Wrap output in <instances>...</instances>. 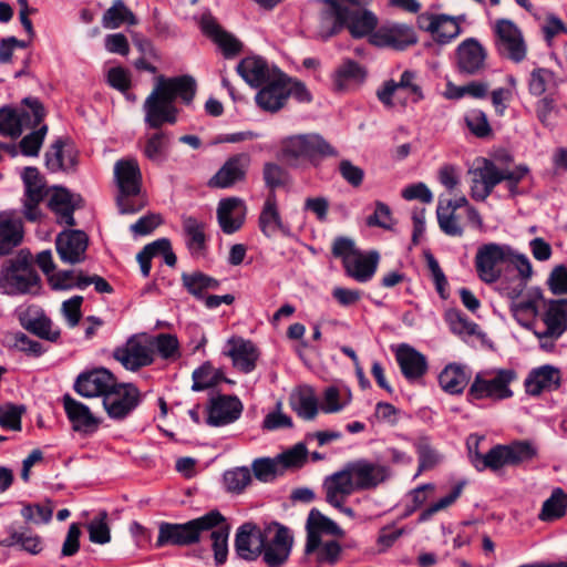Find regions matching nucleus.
<instances>
[{
    "label": "nucleus",
    "instance_id": "obj_1",
    "mask_svg": "<svg viewBox=\"0 0 567 567\" xmlns=\"http://www.w3.org/2000/svg\"><path fill=\"white\" fill-rule=\"evenodd\" d=\"M196 93V81L190 75L175 78L157 76L156 84L143 103L144 122L150 128L158 130L175 124L178 110L174 102L181 97L190 103Z\"/></svg>",
    "mask_w": 567,
    "mask_h": 567
},
{
    "label": "nucleus",
    "instance_id": "obj_2",
    "mask_svg": "<svg viewBox=\"0 0 567 567\" xmlns=\"http://www.w3.org/2000/svg\"><path fill=\"white\" fill-rule=\"evenodd\" d=\"M306 529V555L313 556L318 566L334 565L340 557L341 546L334 539L323 540L322 536H341L342 529L317 509L310 511Z\"/></svg>",
    "mask_w": 567,
    "mask_h": 567
},
{
    "label": "nucleus",
    "instance_id": "obj_3",
    "mask_svg": "<svg viewBox=\"0 0 567 567\" xmlns=\"http://www.w3.org/2000/svg\"><path fill=\"white\" fill-rule=\"evenodd\" d=\"M280 152L282 159L295 168H305L307 165L317 167L323 158L339 156V152L317 133L296 134L282 138Z\"/></svg>",
    "mask_w": 567,
    "mask_h": 567
},
{
    "label": "nucleus",
    "instance_id": "obj_4",
    "mask_svg": "<svg viewBox=\"0 0 567 567\" xmlns=\"http://www.w3.org/2000/svg\"><path fill=\"white\" fill-rule=\"evenodd\" d=\"M40 276L29 251L6 260L0 268V292L8 296L35 295L40 290Z\"/></svg>",
    "mask_w": 567,
    "mask_h": 567
},
{
    "label": "nucleus",
    "instance_id": "obj_5",
    "mask_svg": "<svg viewBox=\"0 0 567 567\" xmlns=\"http://www.w3.org/2000/svg\"><path fill=\"white\" fill-rule=\"evenodd\" d=\"M528 172L525 165H518L514 169H501L493 161L482 158L480 165L468 172L472 176L471 196L475 200H485L503 181L507 182L509 192L516 194L518 183Z\"/></svg>",
    "mask_w": 567,
    "mask_h": 567
},
{
    "label": "nucleus",
    "instance_id": "obj_6",
    "mask_svg": "<svg viewBox=\"0 0 567 567\" xmlns=\"http://www.w3.org/2000/svg\"><path fill=\"white\" fill-rule=\"evenodd\" d=\"M224 520V516L218 511L192 519L184 524L162 523L158 528L156 547L166 545L188 546L198 543L203 534L214 528Z\"/></svg>",
    "mask_w": 567,
    "mask_h": 567
},
{
    "label": "nucleus",
    "instance_id": "obj_7",
    "mask_svg": "<svg viewBox=\"0 0 567 567\" xmlns=\"http://www.w3.org/2000/svg\"><path fill=\"white\" fill-rule=\"evenodd\" d=\"M538 454L536 445L529 441H514L511 444H497L486 454H476L474 467L478 471L489 468L494 472L505 466H518L534 460Z\"/></svg>",
    "mask_w": 567,
    "mask_h": 567
},
{
    "label": "nucleus",
    "instance_id": "obj_8",
    "mask_svg": "<svg viewBox=\"0 0 567 567\" xmlns=\"http://www.w3.org/2000/svg\"><path fill=\"white\" fill-rule=\"evenodd\" d=\"M332 254L342 259L346 274L359 282L369 281L377 271L379 254L377 251L362 254L349 238H336Z\"/></svg>",
    "mask_w": 567,
    "mask_h": 567
},
{
    "label": "nucleus",
    "instance_id": "obj_9",
    "mask_svg": "<svg viewBox=\"0 0 567 567\" xmlns=\"http://www.w3.org/2000/svg\"><path fill=\"white\" fill-rule=\"evenodd\" d=\"M517 378L513 369H492L476 373L468 396L474 400H505L513 396L509 385Z\"/></svg>",
    "mask_w": 567,
    "mask_h": 567
},
{
    "label": "nucleus",
    "instance_id": "obj_10",
    "mask_svg": "<svg viewBox=\"0 0 567 567\" xmlns=\"http://www.w3.org/2000/svg\"><path fill=\"white\" fill-rule=\"evenodd\" d=\"M329 22V24H319L318 27L317 34L321 40H328L344 28L348 29L354 39H361L367 35L370 37L374 32L378 25V18L372 11L361 7Z\"/></svg>",
    "mask_w": 567,
    "mask_h": 567
},
{
    "label": "nucleus",
    "instance_id": "obj_11",
    "mask_svg": "<svg viewBox=\"0 0 567 567\" xmlns=\"http://www.w3.org/2000/svg\"><path fill=\"white\" fill-rule=\"evenodd\" d=\"M30 110H17L10 106L0 109V134L10 137L20 136L24 130L33 128L42 123L44 109L35 99H24Z\"/></svg>",
    "mask_w": 567,
    "mask_h": 567
},
{
    "label": "nucleus",
    "instance_id": "obj_12",
    "mask_svg": "<svg viewBox=\"0 0 567 567\" xmlns=\"http://www.w3.org/2000/svg\"><path fill=\"white\" fill-rule=\"evenodd\" d=\"M497 53L515 63L527 55V44L522 30L509 19H498L493 25Z\"/></svg>",
    "mask_w": 567,
    "mask_h": 567
},
{
    "label": "nucleus",
    "instance_id": "obj_13",
    "mask_svg": "<svg viewBox=\"0 0 567 567\" xmlns=\"http://www.w3.org/2000/svg\"><path fill=\"white\" fill-rule=\"evenodd\" d=\"M511 256V247L495 243L485 244L477 249L475 268L478 278L485 284L496 282L502 275L504 265Z\"/></svg>",
    "mask_w": 567,
    "mask_h": 567
},
{
    "label": "nucleus",
    "instance_id": "obj_14",
    "mask_svg": "<svg viewBox=\"0 0 567 567\" xmlns=\"http://www.w3.org/2000/svg\"><path fill=\"white\" fill-rule=\"evenodd\" d=\"M292 544L290 530L278 523H272L265 530V546L261 551L264 561L269 567H280L287 561Z\"/></svg>",
    "mask_w": 567,
    "mask_h": 567
},
{
    "label": "nucleus",
    "instance_id": "obj_15",
    "mask_svg": "<svg viewBox=\"0 0 567 567\" xmlns=\"http://www.w3.org/2000/svg\"><path fill=\"white\" fill-rule=\"evenodd\" d=\"M22 181L24 185L22 214L29 221H38L42 217L40 204L49 194L45 182L35 167H25Z\"/></svg>",
    "mask_w": 567,
    "mask_h": 567
},
{
    "label": "nucleus",
    "instance_id": "obj_16",
    "mask_svg": "<svg viewBox=\"0 0 567 567\" xmlns=\"http://www.w3.org/2000/svg\"><path fill=\"white\" fill-rule=\"evenodd\" d=\"M113 358L126 370L137 371L154 362L147 336H133L113 351Z\"/></svg>",
    "mask_w": 567,
    "mask_h": 567
},
{
    "label": "nucleus",
    "instance_id": "obj_17",
    "mask_svg": "<svg viewBox=\"0 0 567 567\" xmlns=\"http://www.w3.org/2000/svg\"><path fill=\"white\" fill-rule=\"evenodd\" d=\"M324 499L332 507L350 518L355 517L351 507L344 506L347 498L357 491L346 467L326 477L323 485Z\"/></svg>",
    "mask_w": 567,
    "mask_h": 567
},
{
    "label": "nucleus",
    "instance_id": "obj_18",
    "mask_svg": "<svg viewBox=\"0 0 567 567\" xmlns=\"http://www.w3.org/2000/svg\"><path fill=\"white\" fill-rule=\"evenodd\" d=\"M140 403V391L132 383H115L103 399V406L113 420L125 419Z\"/></svg>",
    "mask_w": 567,
    "mask_h": 567
},
{
    "label": "nucleus",
    "instance_id": "obj_19",
    "mask_svg": "<svg viewBox=\"0 0 567 567\" xmlns=\"http://www.w3.org/2000/svg\"><path fill=\"white\" fill-rule=\"evenodd\" d=\"M251 163L248 153H238L228 157L214 176L208 181L212 188H230L246 179Z\"/></svg>",
    "mask_w": 567,
    "mask_h": 567
},
{
    "label": "nucleus",
    "instance_id": "obj_20",
    "mask_svg": "<svg viewBox=\"0 0 567 567\" xmlns=\"http://www.w3.org/2000/svg\"><path fill=\"white\" fill-rule=\"evenodd\" d=\"M357 491L373 489L388 480L389 467L367 460L349 462L344 465Z\"/></svg>",
    "mask_w": 567,
    "mask_h": 567
},
{
    "label": "nucleus",
    "instance_id": "obj_21",
    "mask_svg": "<svg viewBox=\"0 0 567 567\" xmlns=\"http://www.w3.org/2000/svg\"><path fill=\"white\" fill-rule=\"evenodd\" d=\"M456 66L460 73L477 75L486 69L487 51L475 38L462 41L455 51Z\"/></svg>",
    "mask_w": 567,
    "mask_h": 567
},
{
    "label": "nucleus",
    "instance_id": "obj_22",
    "mask_svg": "<svg viewBox=\"0 0 567 567\" xmlns=\"http://www.w3.org/2000/svg\"><path fill=\"white\" fill-rule=\"evenodd\" d=\"M115 377L105 368H97L82 372L74 382V390L84 398L104 396L114 389Z\"/></svg>",
    "mask_w": 567,
    "mask_h": 567
},
{
    "label": "nucleus",
    "instance_id": "obj_23",
    "mask_svg": "<svg viewBox=\"0 0 567 567\" xmlns=\"http://www.w3.org/2000/svg\"><path fill=\"white\" fill-rule=\"evenodd\" d=\"M87 245L89 238L81 230H64L55 239V248L60 259L70 265L85 260Z\"/></svg>",
    "mask_w": 567,
    "mask_h": 567
},
{
    "label": "nucleus",
    "instance_id": "obj_24",
    "mask_svg": "<svg viewBox=\"0 0 567 567\" xmlns=\"http://www.w3.org/2000/svg\"><path fill=\"white\" fill-rule=\"evenodd\" d=\"M206 423L210 426H225L237 421L243 412L240 400L231 395H217L207 405Z\"/></svg>",
    "mask_w": 567,
    "mask_h": 567
},
{
    "label": "nucleus",
    "instance_id": "obj_25",
    "mask_svg": "<svg viewBox=\"0 0 567 567\" xmlns=\"http://www.w3.org/2000/svg\"><path fill=\"white\" fill-rule=\"evenodd\" d=\"M369 41L375 47L404 49L416 42L414 30L408 24L389 23L374 31Z\"/></svg>",
    "mask_w": 567,
    "mask_h": 567
},
{
    "label": "nucleus",
    "instance_id": "obj_26",
    "mask_svg": "<svg viewBox=\"0 0 567 567\" xmlns=\"http://www.w3.org/2000/svg\"><path fill=\"white\" fill-rule=\"evenodd\" d=\"M62 402L74 432L89 435L99 429L100 420L91 412L87 405L73 399L70 394H64Z\"/></svg>",
    "mask_w": 567,
    "mask_h": 567
},
{
    "label": "nucleus",
    "instance_id": "obj_27",
    "mask_svg": "<svg viewBox=\"0 0 567 567\" xmlns=\"http://www.w3.org/2000/svg\"><path fill=\"white\" fill-rule=\"evenodd\" d=\"M288 100L285 86V74L277 73L275 78L264 83L255 96L256 104L265 112L276 113L281 110Z\"/></svg>",
    "mask_w": 567,
    "mask_h": 567
},
{
    "label": "nucleus",
    "instance_id": "obj_28",
    "mask_svg": "<svg viewBox=\"0 0 567 567\" xmlns=\"http://www.w3.org/2000/svg\"><path fill=\"white\" fill-rule=\"evenodd\" d=\"M217 221L223 233L230 235L238 231L246 219L247 207L239 197L224 198L217 206Z\"/></svg>",
    "mask_w": 567,
    "mask_h": 567
},
{
    "label": "nucleus",
    "instance_id": "obj_29",
    "mask_svg": "<svg viewBox=\"0 0 567 567\" xmlns=\"http://www.w3.org/2000/svg\"><path fill=\"white\" fill-rule=\"evenodd\" d=\"M265 546V533L257 525L246 523L241 525L235 538L237 555L245 560H255L261 555Z\"/></svg>",
    "mask_w": 567,
    "mask_h": 567
},
{
    "label": "nucleus",
    "instance_id": "obj_30",
    "mask_svg": "<svg viewBox=\"0 0 567 567\" xmlns=\"http://www.w3.org/2000/svg\"><path fill=\"white\" fill-rule=\"evenodd\" d=\"M7 537L0 544L3 547H17L30 555H39L44 549L43 538L28 526L10 525L6 529Z\"/></svg>",
    "mask_w": 567,
    "mask_h": 567
},
{
    "label": "nucleus",
    "instance_id": "obj_31",
    "mask_svg": "<svg viewBox=\"0 0 567 567\" xmlns=\"http://www.w3.org/2000/svg\"><path fill=\"white\" fill-rule=\"evenodd\" d=\"M399 90L405 91L414 103L423 99L422 89L417 83V75L413 71H404L399 82L393 80L386 81L382 89L378 91V97L384 105L391 106L393 105L392 97Z\"/></svg>",
    "mask_w": 567,
    "mask_h": 567
},
{
    "label": "nucleus",
    "instance_id": "obj_32",
    "mask_svg": "<svg viewBox=\"0 0 567 567\" xmlns=\"http://www.w3.org/2000/svg\"><path fill=\"white\" fill-rule=\"evenodd\" d=\"M81 199L63 187L51 189L48 206L54 213L59 224L73 226L75 224L73 213L80 207Z\"/></svg>",
    "mask_w": 567,
    "mask_h": 567
},
{
    "label": "nucleus",
    "instance_id": "obj_33",
    "mask_svg": "<svg viewBox=\"0 0 567 567\" xmlns=\"http://www.w3.org/2000/svg\"><path fill=\"white\" fill-rule=\"evenodd\" d=\"M182 231L185 246L194 258L205 257L207 254L206 223L193 217H182Z\"/></svg>",
    "mask_w": 567,
    "mask_h": 567
},
{
    "label": "nucleus",
    "instance_id": "obj_34",
    "mask_svg": "<svg viewBox=\"0 0 567 567\" xmlns=\"http://www.w3.org/2000/svg\"><path fill=\"white\" fill-rule=\"evenodd\" d=\"M237 72L252 87H258L275 78V74L281 73L277 68H270L259 56L243 59L237 65Z\"/></svg>",
    "mask_w": 567,
    "mask_h": 567
},
{
    "label": "nucleus",
    "instance_id": "obj_35",
    "mask_svg": "<svg viewBox=\"0 0 567 567\" xmlns=\"http://www.w3.org/2000/svg\"><path fill=\"white\" fill-rule=\"evenodd\" d=\"M367 78V69L360 63L344 59L332 74L333 89L337 92H344L361 85Z\"/></svg>",
    "mask_w": 567,
    "mask_h": 567
},
{
    "label": "nucleus",
    "instance_id": "obj_36",
    "mask_svg": "<svg viewBox=\"0 0 567 567\" xmlns=\"http://www.w3.org/2000/svg\"><path fill=\"white\" fill-rule=\"evenodd\" d=\"M402 374L409 381L421 379L427 371L426 358L409 344H401L395 353Z\"/></svg>",
    "mask_w": 567,
    "mask_h": 567
},
{
    "label": "nucleus",
    "instance_id": "obj_37",
    "mask_svg": "<svg viewBox=\"0 0 567 567\" xmlns=\"http://www.w3.org/2000/svg\"><path fill=\"white\" fill-rule=\"evenodd\" d=\"M114 175L120 193L140 194L142 174L136 159H120L115 163Z\"/></svg>",
    "mask_w": 567,
    "mask_h": 567
},
{
    "label": "nucleus",
    "instance_id": "obj_38",
    "mask_svg": "<svg viewBox=\"0 0 567 567\" xmlns=\"http://www.w3.org/2000/svg\"><path fill=\"white\" fill-rule=\"evenodd\" d=\"M543 320L546 330L538 337L558 339L567 330V299L549 301Z\"/></svg>",
    "mask_w": 567,
    "mask_h": 567
},
{
    "label": "nucleus",
    "instance_id": "obj_39",
    "mask_svg": "<svg viewBox=\"0 0 567 567\" xmlns=\"http://www.w3.org/2000/svg\"><path fill=\"white\" fill-rule=\"evenodd\" d=\"M559 385V370L551 365H543L533 370L525 380L526 392L530 395H539L544 391L557 390Z\"/></svg>",
    "mask_w": 567,
    "mask_h": 567
},
{
    "label": "nucleus",
    "instance_id": "obj_40",
    "mask_svg": "<svg viewBox=\"0 0 567 567\" xmlns=\"http://www.w3.org/2000/svg\"><path fill=\"white\" fill-rule=\"evenodd\" d=\"M228 346L225 354L233 360L234 367L245 373L251 372L258 359L256 347L244 339H230Z\"/></svg>",
    "mask_w": 567,
    "mask_h": 567
},
{
    "label": "nucleus",
    "instance_id": "obj_41",
    "mask_svg": "<svg viewBox=\"0 0 567 567\" xmlns=\"http://www.w3.org/2000/svg\"><path fill=\"white\" fill-rule=\"evenodd\" d=\"M259 227L261 233L268 238L276 236L279 231L288 234V228L282 223L274 193L269 194L264 203L259 215Z\"/></svg>",
    "mask_w": 567,
    "mask_h": 567
},
{
    "label": "nucleus",
    "instance_id": "obj_42",
    "mask_svg": "<svg viewBox=\"0 0 567 567\" xmlns=\"http://www.w3.org/2000/svg\"><path fill=\"white\" fill-rule=\"evenodd\" d=\"M527 86L533 96L555 95L559 86V79L550 69L536 66L529 73Z\"/></svg>",
    "mask_w": 567,
    "mask_h": 567
},
{
    "label": "nucleus",
    "instance_id": "obj_43",
    "mask_svg": "<svg viewBox=\"0 0 567 567\" xmlns=\"http://www.w3.org/2000/svg\"><path fill=\"white\" fill-rule=\"evenodd\" d=\"M200 27L203 32L219 45L226 56L235 55L240 51V42L231 34L221 30L213 17L203 16Z\"/></svg>",
    "mask_w": 567,
    "mask_h": 567
},
{
    "label": "nucleus",
    "instance_id": "obj_44",
    "mask_svg": "<svg viewBox=\"0 0 567 567\" xmlns=\"http://www.w3.org/2000/svg\"><path fill=\"white\" fill-rule=\"evenodd\" d=\"M542 299L540 290L533 289L515 301V303L509 305V309L519 324L527 327L538 316V303Z\"/></svg>",
    "mask_w": 567,
    "mask_h": 567
},
{
    "label": "nucleus",
    "instance_id": "obj_45",
    "mask_svg": "<svg viewBox=\"0 0 567 567\" xmlns=\"http://www.w3.org/2000/svg\"><path fill=\"white\" fill-rule=\"evenodd\" d=\"M182 285L194 298L202 300L209 290H216L219 281L202 271L183 272Z\"/></svg>",
    "mask_w": 567,
    "mask_h": 567
},
{
    "label": "nucleus",
    "instance_id": "obj_46",
    "mask_svg": "<svg viewBox=\"0 0 567 567\" xmlns=\"http://www.w3.org/2000/svg\"><path fill=\"white\" fill-rule=\"evenodd\" d=\"M75 164V152L71 147L65 150L62 140L55 141L45 153V165L51 172L70 169L73 168Z\"/></svg>",
    "mask_w": 567,
    "mask_h": 567
},
{
    "label": "nucleus",
    "instance_id": "obj_47",
    "mask_svg": "<svg viewBox=\"0 0 567 567\" xmlns=\"http://www.w3.org/2000/svg\"><path fill=\"white\" fill-rule=\"evenodd\" d=\"M468 379L464 367L453 363L440 373L439 383L446 393L460 394L466 388Z\"/></svg>",
    "mask_w": 567,
    "mask_h": 567
},
{
    "label": "nucleus",
    "instance_id": "obj_48",
    "mask_svg": "<svg viewBox=\"0 0 567 567\" xmlns=\"http://www.w3.org/2000/svg\"><path fill=\"white\" fill-rule=\"evenodd\" d=\"M426 30L442 44L451 42L461 33L457 21L447 16H432Z\"/></svg>",
    "mask_w": 567,
    "mask_h": 567
},
{
    "label": "nucleus",
    "instance_id": "obj_49",
    "mask_svg": "<svg viewBox=\"0 0 567 567\" xmlns=\"http://www.w3.org/2000/svg\"><path fill=\"white\" fill-rule=\"evenodd\" d=\"M291 406L305 420H312L318 413V400L309 386L300 388L291 395Z\"/></svg>",
    "mask_w": 567,
    "mask_h": 567
},
{
    "label": "nucleus",
    "instance_id": "obj_50",
    "mask_svg": "<svg viewBox=\"0 0 567 567\" xmlns=\"http://www.w3.org/2000/svg\"><path fill=\"white\" fill-rule=\"evenodd\" d=\"M147 340L151 351L153 352V358L155 357V352L164 360L175 361L179 358V342L176 336L159 333L155 337L147 336Z\"/></svg>",
    "mask_w": 567,
    "mask_h": 567
},
{
    "label": "nucleus",
    "instance_id": "obj_51",
    "mask_svg": "<svg viewBox=\"0 0 567 567\" xmlns=\"http://www.w3.org/2000/svg\"><path fill=\"white\" fill-rule=\"evenodd\" d=\"M567 511V494L559 487L543 503L538 518L542 522H554L561 518Z\"/></svg>",
    "mask_w": 567,
    "mask_h": 567
},
{
    "label": "nucleus",
    "instance_id": "obj_52",
    "mask_svg": "<svg viewBox=\"0 0 567 567\" xmlns=\"http://www.w3.org/2000/svg\"><path fill=\"white\" fill-rule=\"evenodd\" d=\"M123 23L135 25L137 24V19L122 0H115L113 4L104 12L102 18V25L105 29H117Z\"/></svg>",
    "mask_w": 567,
    "mask_h": 567
},
{
    "label": "nucleus",
    "instance_id": "obj_53",
    "mask_svg": "<svg viewBox=\"0 0 567 567\" xmlns=\"http://www.w3.org/2000/svg\"><path fill=\"white\" fill-rule=\"evenodd\" d=\"M436 217L440 229L447 236L461 237L464 234V228L460 221V216L456 210H453L451 204H444V200H439L436 207Z\"/></svg>",
    "mask_w": 567,
    "mask_h": 567
},
{
    "label": "nucleus",
    "instance_id": "obj_54",
    "mask_svg": "<svg viewBox=\"0 0 567 567\" xmlns=\"http://www.w3.org/2000/svg\"><path fill=\"white\" fill-rule=\"evenodd\" d=\"M21 240V225L18 221L0 216V256L8 255Z\"/></svg>",
    "mask_w": 567,
    "mask_h": 567
},
{
    "label": "nucleus",
    "instance_id": "obj_55",
    "mask_svg": "<svg viewBox=\"0 0 567 567\" xmlns=\"http://www.w3.org/2000/svg\"><path fill=\"white\" fill-rule=\"evenodd\" d=\"M489 85L482 81H472L465 85H455L447 82L444 96L449 100H460L465 95L474 99H484L487 95Z\"/></svg>",
    "mask_w": 567,
    "mask_h": 567
},
{
    "label": "nucleus",
    "instance_id": "obj_56",
    "mask_svg": "<svg viewBox=\"0 0 567 567\" xmlns=\"http://www.w3.org/2000/svg\"><path fill=\"white\" fill-rule=\"evenodd\" d=\"M209 537L213 542L212 547L217 565L224 564L228 554V535L229 527L225 524V519L218 523L214 528L209 529Z\"/></svg>",
    "mask_w": 567,
    "mask_h": 567
},
{
    "label": "nucleus",
    "instance_id": "obj_57",
    "mask_svg": "<svg viewBox=\"0 0 567 567\" xmlns=\"http://www.w3.org/2000/svg\"><path fill=\"white\" fill-rule=\"evenodd\" d=\"M323 2L329 7L321 12L319 24H329V21L361 8L363 4V0H323Z\"/></svg>",
    "mask_w": 567,
    "mask_h": 567
},
{
    "label": "nucleus",
    "instance_id": "obj_58",
    "mask_svg": "<svg viewBox=\"0 0 567 567\" xmlns=\"http://www.w3.org/2000/svg\"><path fill=\"white\" fill-rule=\"evenodd\" d=\"M31 130L32 132L27 134L20 141L19 148L24 156L35 157L39 155L40 148L48 133V126L40 123L38 126Z\"/></svg>",
    "mask_w": 567,
    "mask_h": 567
},
{
    "label": "nucleus",
    "instance_id": "obj_59",
    "mask_svg": "<svg viewBox=\"0 0 567 567\" xmlns=\"http://www.w3.org/2000/svg\"><path fill=\"white\" fill-rule=\"evenodd\" d=\"M221 380V373L210 363H204L193 372V391H203L216 385Z\"/></svg>",
    "mask_w": 567,
    "mask_h": 567
},
{
    "label": "nucleus",
    "instance_id": "obj_60",
    "mask_svg": "<svg viewBox=\"0 0 567 567\" xmlns=\"http://www.w3.org/2000/svg\"><path fill=\"white\" fill-rule=\"evenodd\" d=\"M251 468L255 477L261 482H270L284 473L277 457L256 458L251 464Z\"/></svg>",
    "mask_w": 567,
    "mask_h": 567
},
{
    "label": "nucleus",
    "instance_id": "obj_61",
    "mask_svg": "<svg viewBox=\"0 0 567 567\" xmlns=\"http://www.w3.org/2000/svg\"><path fill=\"white\" fill-rule=\"evenodd\" d=\"M25 409L10 402L0 404V426L6 430L21 431V417Z\"/></svg>",
    "mask_w": 567,
    "mask_h": 567
},
{
    "label": "nucleus",
    "instance_id": "obj_62",
    "mask_svg": "<svg viewBox=\"0 0 567 567\" xmlns=\"http://www.w3.org/2000/svg\"><path fill=\"white\" fill-rule=\"evenodd\" d=\"M89 538L94 544L104 545L111 540V532L107 525V513L101 512L87 524Z\"/></svg>",
    "mask_w": 567,
    "mask_h": 567
},
{
    "label": "nucleus",
    "instance_id": "obj_63",
    "mask_svg": "<svg viewBox=\"0 0 567 567\" xmlns=\"http://www.w3.org/2000/svg\"><path fill=\"white\" fill-rule=\"evenodd\" d=\"M20 515L27 524H48L53 515V508L49 505L23 504Z\"/></svg>",
    "mask_w": 567,
    "mask_h": 567
},
{
    "label": "nucleus",
    "instance_id": "obj_64",
    "mask_svg": "<svg viewBox=\"0 0 567 567\" xmlns=\"http://www.w3.org/2000/svg\"><path fill=\"white\" fill-rule=\"evenodd\" d=\"M25 328L33 334L49 341H56L60 337V330L54 327L47 316H39L30 320Z\"/></svg>",
    "mask_w": 567,
    "mask_h": 567
}]
</instances>
